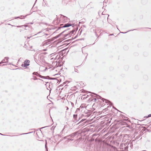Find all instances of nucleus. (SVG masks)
<instances>
[{
	"label": "nucleus",
	"mask_w": 151,
	"mask_h": 151,
	"mask_svg": "<svg viewBox=\"0 0 151 151\" xmlns=\"http://www.w3.org/2000/svg\"><path fill=\"white\" fill-rule=\"evenodd\" d=\"M114 116H116L117 117L122 116V117L123 118V116L121 114V112L118 110L114 107Z\"/></svg>",
	"instance_id": "obj_1"
},
{
	"label": "nucleus",
	"mask_w": 151,
	"mask_h": 151,
	"mask_svg": "<svg viewBox=\"0 0 151 151\" xmlns=\"http://www.w3.org/2000/svg\"><path fill=\"white\" fill-rule=\"evenodd\" d=\"M75 31L74 30H73L72 31H70V32H69L68 33L64 35L65 37L68 38L70 37L72 35L74 34V32Z\"/></svg>",
	"instance_id": "obj_2"
},
{
	"label": "nucleus",
	"mask_w": 151,
	"mask_h": 151,
	"mask_svg": "<svg viewBox=\"0 0 151 151\" xmlns=\"http://www.w3.org/2000/svg\"><path fill=\"white\" fill-rule=\"evenodd\" d=\"M9 58L5 57L4 58V59L0 63V64L3 63H6L8 61V59Z\"/></svg>",
	"instance_id": "obj_3"
},
{
	"label": "nucleus",
	"mask_w": 151,
	"mask_h": 151,
	"mask_svg": "<svg viewBox=\"0 0 151 151\" xmlns=\"http://www.w3.org/2000/svg\"><path fill=\"white\" fill-rule=\"evenodd\" d=\"M30 62V61L29 60H26L24 62V65H25L26 67H27V66L29 65V63Z\"/></svg>",
	"instance_id": "obj_4"
},
{
	"label": "nucleus",
	"mask_w": 151,
	"mask_h": 151,
	"mask_svg": "<svg viewBox=\"0 0 151 151\" xmlns=\"http://www.w3.org/2000/svg\"><path fill=\"white\" fill-rule=\"evenodd\" d=\"M72 24H70L68 23L65 24L62 27H68L69 26H71Z\"/></svg>",
	"instance_id": "obj_5"
},
{
	"label": "nucleus",
	"mask_w": 151,
	"mask_h": 151,
	"mask_svg": "<svg viewBox=\"0 0 151 151\" xmlns=\"http://www.w3.org/2000/svg\"><path fill=\"white\" fill-rule=\"evenodd\" d=\"M92 93L94 94L97 95V96H96V98H97L98 99H101L102 100V101H104V100H105L104 99L102 98L100 96H99V95H97L95 93Z\"/></svg>",
	"instance_id": "obj_6"
},
{
	"label": "nucleus",
	"mask_w": 151,
	"mask_h": 151,
	"mask_svg": "<svg viewBox=\"0 0 151 151\" xmlns=\"http://www.w3.org/2000/svg\"><path fill=\"white\" fill-rule=\"evenodd\" d=\"M63 19L65 22H68L69 20V19L67 17L64 16H63Z\"/></svg>",
	"instance_id": "obj_7"
},
{
	"label": "nucleus",
	"mask_w": 151,
	"mask_h": 151,
	"mask_svg": "<svg viewBox=\"0 0 151 151\" xmlns=\"http://www.w3.org/2000/svg\"><path fill=\"white\" fill-rule=\"evenodd\" d=\"M42 78H45V79H47V77H49V76H42L39 74L38 76Z\"/></svg>",
	"instance_id": "obj_8"
},
{
	"label": "nucleus",
	"mask_w": 151,
	"mask_h": 151,
	"mask_svg": "<svg viewBox=\"0 0 151 151\" xmlns=\"http://www.w3.org/2000/svg\"><path fill=\"white\" fill-rule=\"evenodd\" d=\"M50 84H52L51 83H49L48 82H47L45 84V85L47 87V86H48L50 88Z\"/></svg>",
	"instance_id": "obj_9"
},
{
	"label": "nucleus",
	"mask_w": 151,
	"mask_h": 151,
	"mask_svg": "<svg viewBox=\"0 0 151 151\" xmlns=\"http://www.w3.org/2000/svg\"><path fill=\"white\" fill-rule=\"evenodd\" d=\"M109 17V15L108 14L105 15V16H102L101 17L104 18H108V17Z\"/></svg>",
	"instance_id": "obj_10"
},
{
	"label": "nucleus",
	"mask_w": 151,
	"mask_h": 151,
	"mask_svg": "<svg viewBox=\"0 0 151 151\" xmlns=\"http://www.w3.org/2000/svg\"><path fill=\"white\" fill-rule=\"evenodd\" d=\"M28 15H26L25 16H23V17L22 18H20V17H15V19H17V18H20V19H23V18H24L25 17H26V16H27Z\"/></svg>",
	"instance_id": "obj_11"
},
{
	"label": "nucleus",
	"mask_w": 151,
	"mask_h": 151,
	"mask_svg": "<svg viewBox=\"0 0 151 151\" xmlns=\"http://www.w3.org/2000/svg\"><path fill=\"white\" fill-rule=\"evenodd\" d=\"M32 74L33 75H36L37 76H38V75H39V74L37 73V72H34L32 73Z\"/></svg>",
	"instance_id": "obj_12"
},
{
	"label": "nucleus",
	"mask_w": 151,
	"mask_h": 151,
	"mask_svg": "<svg viewBox=\"0 0 151 151\" xmlns=\"http://www.w3.org/2000/svg\"><path fill=\"white\" fill-rule=\"evenodd\" d=\"M73 118L75 119H76L77 118V114H74L73 115Z\"/></svg>",
	"instance_id": "obj_13"
},
{
	"label": "nucleus",
	"mask_w": 151,
	"mask_h": 151,
	"mask_svg": "<svg viewBox=\"0 0 151 151\" xmlns=\"http://www.w3.org/2000/svg\"><path fill=\"white\" fill-rule=\"evenodd\" d=\"M70 103L71 105V108H72L73 107H74V105L73 103L71 102H70Z\"/></svg>",
	"instance_id": "obj_14"
},
{
	"label": "nucleus",
	"mask_w": 151,
	"mask_h": 151,
	"mask_svg": "<svg viewBox=\"0 0 151 151\" xmlns=\"http://www.w3.org/2000/svg\"><path fill=\"white\" fill-rule=\"evenodd\" d=\"M151 114H149L147 116H145L144 117L145 118L146 117V118H148V117H151Z\"/></svg>",
	"instance_id": "obj_15"
},
{
	"label": "nucleus",
	"mask_w": 151,
	"mask_h": 151,
	"mask_svg": "<svg viewBox=\"0 0 151 151\" xmlns=\"http://www.w3.org/2000/svg\"><path fill=\"white\" fill-rule=\"evenodd\" d=\"M85 120V119H82L79 123V124H80L81 122H83V121H84Z\"/></svg>",
	"instance_id": "obj_16"
},
{
	"label": "nucleus",
	"mask_w": 151,
	"mask_h": 151,
	"mask_svg": "<svg viewBox=\"0 0 151 151\" xmlns=\"http://www.w3.org/2000/svg\"><path fill=\"white\" fill-rule=\"evenodd\" d=\"M74 69H75V72H76L77 73H78V70L76 69H75V68H74Z\"/></svg>",
	"instance_id": "obj_17"
},
{
	"label": "nucleus",
	"mask_w": 151,
	"mask_h": 151,
	"mask_svg": "<svg viewBox=\"0 0 151 151\" xmlns=\"http://www.w3.org/2000/svg\"><path fill=\"white\" fill-rule=\"evenodd\" d=\"M47 142H46V144L45 145V147L46 150V151H48L47 149V147L46 145Z\"/></svg>",
	"instance_id": "obj_18"
},
{
	"label": "nucleus",
	"mask_w": 151,
	"mask_h": 151,
	"mask_svg": "<svg viewBox=\"0 0 151 151\" xmlns=\"http://www.w3.org/2000/svg\"><path fill=\"white\" fill-rule=\"evenodd\" d=\"M43 53H41L39 55V57H41L43 55Z\"/></svg>",
	"instance_id": "obj_19"
},
{
	"label": "nucleus",
	"mask_w": 151,
	"mask_h": 151,
	"mask_svg": "<svg viewBox=\"0 0 151 151\" xmlns=\"http://www.w3.org/2000/svg\"><path fill=\"white\" fill-rule=\"evenodd\" d=\"M57 19V17H56V18L53 21L54 24H55V22L56 21Z\"/></svg>",
	"instance_id": "obj_20"
},
{
	"label": "nucleus",
	"mask_w": 151,
	"mask_h": 151,
	"mask_svg": "<svg viewBox=\"0 0 151 151\" xmlns=\"http://www.w3.org/2000/svg\"><path fill=\"white\" fill-rule=\"evenodd\" d=\"M33 79L35 80L37 79L36 76H33Z\"/></svg>",
	"instance_id": "obj_21"
},
{
	"label": "nucleus",
	"mask_w": 151,
	"mask_h": 151,
	"mask_svg": "<svg viewBox=\"0 0 151 151\" xmlns=\"http://www.w3.org/2000/svg\"><path fill=\"white\" fill-rule=\"evenodd\" d=\"M93 101H94V102H95L96 101V98H94L93 99Z\"/></svg>",
	"instance_id": "obj_22"
},
{
	"label": "nucleus",
	"mask_w": 151,
	"mask_h": 151,
	"mask_svg": "<svg viewBox=\"0 0 151 151\" xmlns=\"http://www.w3.org/2000/svg\"><path fill=\"white\" fill-rule=\"evenodd\" d=\"M23 26H24L25 27H27V26H26V25H22V26H17V27H22Z\"/></svg>",
	"instance_id": "obj_23"
},
{
	"label": "nucleus",
	"mask_w": 151,
	"mask_h": 151,
	"mask_svg": "<svg viewBox=\"0 0 151 151\" xmlns=\"http://www.w3.org/2000/svg\"><path fill=\"white\" fill-rule=\"evenodd\" d=\"M31 133H32V132H28V133H23V134H30Z\"/></svg>",
	"instance_id": "obj_24"
},
{
	"label": "nucleus",
	"mask_w": 151,
	"mask_h": 151,
	"mask_svg": "<svg viewBox=\"0 0 151 151\" xmlns=\"http://www.w3.org/2000/svg\"><path fill=\"white\" fill-rule=\"evenodd\" d=\"M21 66L22 67H26V66H25V65H24V64H22V65H21Z\"/></svg>",
	"instance_id": "obj_25"
},
{
	"label": "nucleus",
	"mask_w": 151,
	"mask_h": 151,
	"mask_svg": "<svg viewBox=\"0 0 151 151\" xmlns=\"http://www.w3.org/2000/svg\"><path fill=\"white\" fill-rule=\"evenodd\" d=\"M83 104H82L80 107V108H83Z\"/></svg>",
	"instance_id": "obj_26"
},
{
	"label": "nucleus",
	"mask_w": 151,
	"mask_h": 151,
	"mask_svg": "<svg viewBox=\"0 0 151 151\" xmlns=\"http://www.w3.org/2000/svg\"><path fill=\"white\" fill-rule=\"evenodd\" d=\"M102 16H103L104 15H105L104 14V12H103L102 13Z\"/></svg>",
	"instance_id": "obj_27"
},
{
	"label": "nucleus",
	"mask_w": 151,
	"mask_h": 151,
	"mask_svg": "<svg viewBox=\"0 0 151 151\" xmlns=\"http://www.w3.org/2000/svg\"><path fill=\"white\" fill-rule=\"evenodd\" d=\"M46 44H47L45 42L43 44V45H46Z\"/></svg>",
	"instance_id": "obj_28"
},
{
	"label": "nucleus",
	"mask_w": 151,
	"mask_h": 151,
	"mask_svg": "<svg viewBox=\"0 0 151 151\" xmlns=\"http://www.w3.org/2000/svg\"><path fill=\"white\" fill-rule=\"evenodd\" d=\"M66 30H65L64 31H63V32H62V33H61V34H63L65 32H66Z\"/></svg>",
	"instance_id": "obj_29"
},
{
	"label": "nucleus",
	"mask_w": 151,
	"mask_h": 151,
	"mask_svg": "<svg viewBox=\"0 0 151 151\" xmlns=\"http://www.w3.org/2000/svg\"><path fill=\"white\" fill-rule=\"evenodd\" d=\"M116 121H114V124H116Z\"/></svg>",
	"instance_id": "obj_30"
},
{
	"label": "nucleus",
	"mask_w": 151,
	"mask_h": 151,
	"mask_svg": "<svg viewBox=\"0 0 151 151\" xmlns=\"http://www.w3.org/2000/svg\"><path fill=\"white\" fill-rule=\"evenodd\" d=\"M114 151H115L116 150V148H115L114 147Z\"/></svg>",
	"instance_id": "obj_31"
},
{
	"label": "nucleus",
	"mask_w": 151,
	"mask_h": 151,
	"mask_svg": "<svg viewBox=\"0 0 151 151\" xmlns=\"http://www.w3.org/2000/svg\"><path fill=\"white\" fill-rule=\"evenodd\" d=\"M47 127V126H46V127H42V128H40V129H42V128H45V127Z\"/></svg>",
	"instance_id": "obj_32"
},
{
	"label": "nucleus",
	"mask_w": 151,
	"mask_h": 151,
	"mask_svg": "<svg viewBox=\"0 0 151 151\" xmlns=\"http://www.w3.org/2000/svg\"><path fill=\"white\" fill-rule=\"evenodd\" d=\"M66 110H68L69 109V108H68V107H66Z\"/></svg>",
	"instance_id": "obj_33"
},
{
	"label": "nucleus",
	"mask_w": 151,
	"mask_h": 151,
	"mask_svg": "<svg viewBox=\"0 0 151 151\" xmlns=\"http://www.w3.org/2000/svg\"><path fill=\"white\" fill-rule=\"evenodd\" d=\"M30 24H33V22H31L29 23Z\"/></svg>",
	"instance_id": "obj_34"
},
{
	"label": "nucleus",
	"mask_w": 151,
	"mask_h": 151,
	"mask_svg": "<svg viewBox=\"0 0 151 151\" xmlns=\"http://www.w3.org/2000/svg\"><path fill=\"white\" fill-rule=\"evenodd\" d=\"M115 127H116V125H114V128H116Z\"/></svg>",
	"instance_id": "obj_35"
},
{
	"label": "nucleus",
	"mask_w": 151,
	"mask_h": 151,
	"mask_svg": "<svg viewBox=\"0 0 151 151\" xmlns=\"http://www.w3.org/2000/svg\"><path fill=\"white\" fill-rule=\"evenodd\" d=\"M64 128L62 129V131H61V132H63V131L64 130Z\"/></svg>",
	"instance_id": "obj_36"
},
{
	"label": "nucleus",
	"mask_w": 151,
	"mask_h": 151,
	"mask_svg": "<svg viewBox=\"0 0 151 151\" xmlns=\"http://www.w3.org/2000/svg\"><path fill=\"white\" fill-rule=\"evenodd\" d=\"M80 110L79 108H77V110Z\"/></svg>",
	"instance_id": "obj_37"
},
{
	"label": "nucleus",
	"mask_w": 151,
	"mask_h": 151,
	"mask_svg": "<svg viewBox=\"0 0 151 151\" xmlns=\"http://www.w3.org/2000/svg\"><path fill=\"white\" fill-rule=\"evenodd\" d=\"M113 35V34H112L110 35Z\"/></svg>",
	"instance_id": "obj_38"
},
{
	"label": "nucleus",
	"mask_w": 151,
	"mask_h": 151,
	"mask_svg": "<svg viewBox=\"0 0 151 151\" xmlns=\"http://www.w3.org/2000/svg\"><path fill=\"white\" fill-rule=\"evenodd\" d=\"M44 50V51H46V49H45V50Z\"/></svg>",
	"instance_id": "obj_39"
},
{
	"label": "nucleus",
	"mask_w": 151,
	"mask_h": 151,
	"mask_svg": "<svg viewBox=\"0 0 151 151\" xmlns=\"http://www.w3.org/2000/svg\"><path fill=\"white\" fill-rule=\"evenodd\" d=\"M0 134L1 135H3V134H1V133H0Z\"/></svg>",
	"instance_id": "obj_40"
},
{
	"label": "nucleus",
	"mask_w": 151,
	"mask_h": 151,
	"mask_svg": "<svg viewBox=\"0 0 151 151\" xmlns=\"http://www.w3.org/2000/svg\"><path fill=\"white\" fill-rule=\"evenodd\" d=\"M29 37H27V39H29Z\"/></svg>",
	"instance_id": "obj_41"
},
{
	"label": "nucleus",
	"mask_w": 151,
	"mask_h": 151,
	"mask_svg": "<svg viewBox=\"0 0 151 151\" xmlns=\"http://www.w3.org/2000/svg\"><path fill=\"white\" fill-rule=\"evenodd\" d=\"M40 32H38V33H40Z\"/></svg>",
	"instance_id": "obj_42"
},
{
	"label": "nucleus",
	"mask_w": 151,
	"mask_h": 151,
	"mask_svg": "<svg viewBox=\"0 0 151 151\" xmlns=\"http://www.w3.org/2000/svg\"><path fill=\"white\" fill-rule=\"evenodd\" d=\"M113 127V126H112L111 127V128L112 127Z\"/></svg>",
	"instance_id": "obj_43"
},
{
	"label": "nucleus",
	"mask_w": 151,
	"mask_h": 151,
	"mask_svg": "<svg viewBox=\"0 0 151 151\" xmlns=\"http://www.w3.org/2000/svg\"><path fill=\"white\" fill-rule=\"evenodd\" d=\"M80 119V118H79V119H78V120H79Z\"/></svg>",
	"instance_id": "obj_44"
},
{
	"label": "nucleus",
	"mask_w": 151,
	"mask_h": 151,
	"mask_svg": "<svg viewBox=\"0 0 151 151\" xmlns=\"http://www.w3.org/2000/svg\"><path fill=\"white\" fill-rule=\"evenodd\" d=\"M80 119V118H79V119H78V120H79Z\"/></svg>",
	"instance_id": "obj_45"
},
{
	"label": "nucleus",
	"mask_w": 151,
	"mask_h": 151,
	"mask_svg": "<svg viewBox=\"0 0 151 151\" xmlns=\"http://www.w3.org/2000/svg\"><path fill=\"white\" fill-rule=\"evenodd\" d=\"M37 0H36V1H37Z\"/></svg>",
	"instance_id": "obj_46"
}]
</instances>
